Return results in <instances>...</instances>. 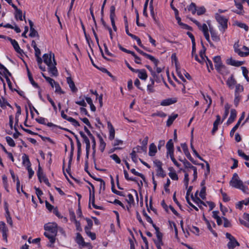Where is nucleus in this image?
Segmentation results:
<instances>
[{"label":"nucleus","instance_id":"obj_3","mask_svg":"<svg viewBox=\"0 0 249 249\" xmlns=\"http://www.w3.org/2000/svg\"><path fill=\"white\" fill-rule=\"evenodd\" d=\"M215 18L217 21L220 25V26L219 27V30L222 31L223 33L224 32L225 30L228 27V19L218 14H216Z\"/></svg>","mask_w":249,"mask_h":249},{"label":"nucleus","instance_id":"obj_64","mask_svg":"<svg viewBox=\"0 0 249 249\" xmlns=\"http://www.w3.org/2000/svg\"><path fill=\"white\" fill-rule=\"evenodd\" d=\"M199 29L202 31L203 34L209 32L208 27L205 23L201 25L200 28Z\"/></svg>","mask_w":249,"mask_h":249},{"label":"nucleus","instance_id":"obj_1","mask_svg":"<svg viewBox=\"0 0 249 249\" xmlns=\"http://www.w3.org/2000/svg\"><path fill=\"white\" fill-rule=\"evenodd\" d=\"M44 229L45 231H48L45 232L44 235L48 238L50 242V245H48L49 247H53L52 244H53L55 241V237L57 233V225L55 223H48L44 225Z\"/></svg>","mask_w":249,"mask_h":249},{"label":"nucleus","instance_id":"obj_29","mask_svg":"<svg viewBox=\"0 0 249 249\" xmlns=\"http://www.w3.org/2000/svg\"><path fill=\"white\" fill-rule=\"evenodd\" d=\"M157 151V149L156 145L154 143L150 144L149 149V155L151 157H153L155 155Z\"/></svg>","mask_w":249,"mask_h":249},{"label":"nucleus","instance_id":"obj_47","mask_svg":"<svg viewBox=\"0 0 249 249\" xmlns=\"http://www.w3.org/2000/svg\"><path fill=\"white\" fill-rule=\"evenodd\" d=\"M6 141L8 144V145L11 147H15L16 146V144L15 143L14 141L9 136H7L5 138Z\"/></svg>","mask_w":249,"mask_h":249},{"label":"nucleus","instance_id":"obj_42","mask_svg":"<svg viewBox=\"0 0 249 249\" xmlns=\"http://www.w3.org/2000/svg\"><path fill=\"white\" fill-rule=\"evenodd\" d=\"M231 107V106L228 104L227 103L225 105V112L224 113V115L223 116V120H225L228 116L229 113V109Z\"/></svg>","mask_w":249,"mask_h":249},{"label":"nucleus","instance_id":"obj_15","mask_svg":"<svg viewBox=\"0 0 249 249\" xmlns=\"http://www.w3.org/2000/svg\"><path fill=\"white\" fill-rule=\"evenodd\" d=\"M177 102L176 98H171L164 99L160 103V105L162 106H167L174 104Z\"/></svg>","mask_w":249,"mask_h":249},{"label":"nucleus","instance_id":"obj_53","mask_svg":"<svg viewBox=\"0 0 249 249\" xmlns=\"http://www.w3.org/2000/svg\"><path fill=\"white\" fill-rule=\"evenodd\" d=\"M115 7L114 5H112L110 8V18L114 19L115 17Z\"/></svg>","mask_w":249,"mask_h":249},{"label":"nucleus","instance_id":"obj_49","mask_svg":"<svg viewBox=\"0 0 249 249\" xmlns=\"http://www.w3.org/2000/svg\"><path fill=\"white\" fill-rule=\"evenodd\" d=\"M131 172L134 175L139 176L140 178H141L144 181L145 180V178L144 176L142 174V173H139L137 171H136L135 169H132L130 170Z\"/></svg>","mask_w":249,"mask_h":249},{"label":"nucleus","instance_id":"obj_26","mask_svg":"<svg viewBox=\"0 0 249 249\" xmlns=\"http://www.w3.org/2000/svg\"><path fill=\"white\" fill-rule=\"evenodd\" d=\"M216 117V119L213 123V128L212 130V133L213 135L215 133V132L217 130L218 125L220 124V118H221L220 116L219 115H217Z\"/></svg>","mask_w":249,"mask_h":249},{"label":"nucleus","instance_id":"obj_31","mask_svg":"<svg viewBox=\"0 0 249 249\" xmlns=\"http://www.w3.org/2000/svg\"><path fill=\"white\" fill-rule=\"evenodd\" d=\"M76 242L78 244L82 245L83 246H85L86 245V243L85 242L83 237L79 233H77L76 234Z\"/></svg>","mask_w":249,"mask_h":249},{"label":"nucleus","instance_id":"obj_18","mask_svg":"<svg viewBox=\"0 0 249 249\" xmlns=\"http://www.w3.org/2000/svg\"><path fill=\"white\" fill-rule=\"evenodd\" d=\"M209 31L211 35L212 39L213 41L218 42L220 41V38L219 36L217 35V33L212 27H209Z\"/></svg>","mask_w":249,"mask_h":249},{"label":"nucleus","instance_id":"obj_52","mask_svg":"<svg viewBox=\"0 0 249 249\" xmlns=\"http://www.w3.org/2000/svg\"><path fill=\"white\" fill-rule=\"evenodd\" d=\"M235 5L236 6V8H238L240 10H242L243 9V6H242V1H240V0H234Z\"/></svg>","mask_w":249,"mask_h":249},{"label":"nucleus","instance_id":"obj_24","mask_svg":"<svg viewBox=\"0 0 249 249\" xmlns=\"http://www.w3.org/2000/svg\"><path fill=\"white\" fill-rule=\"evenodd\" d=\"M240 244L235 238L230 240L227 244L229 249H233L236 246H239Z\"/></svg>","mask_w":249,"mask_h":249},{"label":"nucleus","instance_id":"obj_5","mask_svg":"<svg viewBox=\"0 0 249 249\" xmlns=\"http://www.w3.org/2000/svg\"><path fill=\"white\" fill-rule=\"evenodd\" d=\"M53 54V63L51 64L50 66L48 67V71L49 72L52 74V76H56L58 74L57 70L56 67V62L54 59V55Z\"/></svg>","mask_w":249,"mask_h":249},{"label":"nucleus","instance_id":"obj_19","mask_svg":"<svg viewBox=\"0 0 249 249\" xmlns=\"http://www.w3.org/2000/svg\"><path fill=\"white\" fill-rule=\"evenodd\" d=\"M227 64L235 67H239L244 64L243 61H236L232 58L228 59L226 61Z\"/></svg>","mask_w":249,"mask_h":249},{"label":"nucleus","instance_id":"obj_10","mask_svg":"<svg viewBox=\"0 0 249 249\" xmlns=\"http://www.w3.org/2000/svg\"><path fill=\"white\" fill-rule=\"evenodd\" d=\"M85 171L88 174V175L91 177L92 178L95 179L96 181H98L100 182H102V183L103 184V189L104 190L105 189L106 187V184L105 181L100 178H95L91 175V174L90 173L89 171H88V160H86L85 161Z\"/></svg>","mask_w":249,"mask_h":249},{"label":"nucleus","instance_id":"obj_37","mask_svg":"<svg viewBox=\"0 0 249 249\" xmlns=\"http://www.w3.org/2000/svg\"><path fill=\"white\" fill-rule=\"evenodd\" d=\"M150 80L151 81V84L147 85V90L149 93H153L155 92V90L153 88L155 81L154 79H152V78H150Z\"/></svg>","mask_w":249,"mask_h":249},{"label":"nucleus","instance_id":"obj_55","mask_svg":"<svg viewBox=\"0 0 249 249\" xmlns=\"http://www.w3.org/2000/svg\"><path fill=\"white\" fill-rule=\"evenodd\" d=\"M166 114L162 111H159L151 115V116L154 117L155 116H159L160 117L164 118L166 116Z\"/></svg>","mask_w":249,"mask_h":249},{"label":"nucleus","instance_id":"obj_14","mask_svg":"<svg viewBox=\"0 0 249 249\" xmlns=\"http://www.w3.org/2000/svg\"><path fill=\"white\" fill-rule=\"evenodd\" d=\"M53 53H51L50 54L45 53L43 56L44 62L48 66H50L53 63V62H52V58H53Z\"/></svg>","mask_w":249,"mask_h":249},{"label":"nucleus","instance_id":"obj_43","mask_svg":"<svg viewBox=\"0 0 249 249\" xmlns=\"http://www.w3.org/2000/svg\"><path fill=\"white\" fill-rule=\"evenodd\" d=\"M157 176H160L162 178H164L166 176V174L164 172V171L163 170L162 166L157 168Z\"/></svg>","mask_w":249,"mask_h":249},{"label":"nucleus","instance_id":"obj_48","mask_svg":"<svg viewBox=\"0 0 249 249\" xmlns=\"http://www.w3.org/2000/svg\"><path fill=\"white\" fill-rule=\"evenodd\" d=\"M235 24L238 27L243 28L246 31H248L249 30V27L246 24L240 22H236Z\"/></svg>","mask_w":249,"mask_h":249},{"label":"nucleus","instance_id":"obj_32","mask_svg":"<svg viewBox=\"0 0 249 249\" xmlns=\"http://www.w3.org/2000/svg\"><path fill=\"white\" fill-rule=\"evenodd\" d=\"M180 161H182L186 169H191L193 170H194L195 169H196V167L192 165L188 161H187L185 159L184 160H181V159H179Z\"/></svg>","mask_w":249,"mask_h":249},{"label":"nucleus","instance_id":"obj_33","mask_svg":"<svg viewBox=\"0 0 249 249\" xmlns=\"http://www.w3.org/2000/svg\"><path fill=\"white\" fill-rule=\"evenodd\" d=\"M178 116V115L177 114H173L171 116H169L166 122V125L167 126H170Z\"/></svg>","mask_w":249,"mask_h":249},{"label":"nucleus","instance_id":"obj_12","mask_svg":"<svg viewBox=\"0 0 249 249\" xmlns=\"http://www.w3.org/2000/svg\"><path fill=\"white\" fill-rule=\"evenodd\" d=\"M0 231L2 232L3 239L7 241V232L8 231V229L6 227L5 224L2 221L0 222Z\"/></svg>","mask_w":249,"mask_h":249},{"label":"nucleus","instance_id":"obj_9","mask_svg":"<svg viewBox=\"0 0 249 249\" xmlns=\"http://www.w3.org/2000/svg\"><path fill=\"white\" fill-rule=\"evenodd\" d=\"M7 39L10 41L16 52L20 54H22V53H23V51L20 48L18 42L16 40L13 39L9 37H7Z\"/></svg>","mask_w":249,"mask_h":249},{"label":"nucleus","instance_id":"obj_50","mask_svg":"<svg viewBox=\"0 0 249 249\" xmlns=\"http://www.w3.org/2000/svg\"><path fill=\"white\" fill-rule=\"evenodd\" d=\"M137 149L133 148V151L130 154L132 160L135 163L137 162V155H136Z\"/></svg>","mask_w":249,"mask_h":249},{"label":"nucleus","instance_id":"obj_40","mask_svg":"<svg viewBox=\"0 0 249 249\" xmlns=\"http://www.w3.org/2000/svg\"><path fill=\"white\" fill-rule=\"evenodd\" d=\"M99 140H100V146L99 148L100 151L103 152L106 146V143L103 140V139L102 138L101 136H100L99 135H98Z\"/></svg>","mask_w":249,"mask_h":249},{"label":"nucleus","instance_id":"obj_35","mask_svg":"<svg viewBox=\"0 0 249 249\" xmlns=\"http://www.w3.org/2000/svg\"><path fill=\"white\" fill-rule=\"evenodd\" d=\"M217 71L224 77L230 73L229 70L225 66H222L221 69Z\"/></svg>","mask_w":249,"mask_h":249},{"label":"nucleus","instance_id":"obj_4","mask_svg":"<svg viewBox=\"0 0 249 249\" xmlns=\"http://www.w3.org/2000/svg\"><path fill=\"white\" fill-rule=\"evenodd\" d=\"M202 45L203 46V50H201L199 52V55L200 57V58H199L198 55L196 53H194V56L193 57H195V59L196 61L198 62L200 64H203L204 61H206V60L205 59V57L206 58V56L205 55V52H206V48L204 46L203 43H202Z\"/></svg>","mask_w":249,"mask_h":249},{"label":"nucleus","instance_id":"obj_57","mask_svg":"<svg viewBox=\"0 0 249 249\" xmlns=\"http://www.w3.org/2000/svg\"><path fill=\"white\" fill-rule=\"evenodd\" d=\"M191 198L195 203L197 204H202L204 206H206L205 203L203 201H202L199 197H196V199H195V197H194L193 194L191 195Z\"/></svg>","mask_w":249,"mask_h":249},{"label":"nucleus","instance_id":"obj_60","mask_svg":"<svg viewBox=\"0 0 249 249\" xmlns=\"http://www.w3.org/2000/svg\"><path fill=\"white\" fill-rule=\"evenodd\" d=\"M128 199H127L126 200L127 202V203L131 205V204H134V199L133 198V196L131 194H129L127 196Z\"/></svg>","mask_w":249,"mask_h":249},{"label":"nucleus","instance_id":"obj_13","mask_svg":"<svg viewBox=\"0 0 249 249\" xmlns=\"http://www.w3.org/2000/svg\"><path fill=\"white\" fill-rule=\"evenodd\" d=\"M167 154H174V143L172 139H170L166 143Z\"/></svg>","mask_w":249,"mask_h":249},{"label":"nucleus","instance_id":"obj_46","mask_svg":"<svg viewBox=\"0 0 249 249\" xmlns=\"http://www.w3.org/2000/svg\"><path fill=\"white\" fill-rule=\"evenodd\" d=\"M88 228H85V231L88 236H89L91 240H94L96 239V234L94 232H92L90 231V230H87Z\"/></svg>","mask_w":249,"mask_h":249},{"label":"nucleus","instance_id":"obj_59","mask_svg":"<svg viewBox=\"0 0 249 249\" xmlns=\"http://www.w3.org/2000/svg\"><path fill=\"white\" fill-rule=\"evenodd\" d=\"M47 98L48 99V100L49 101V102L51 103V104L52 105V106H53V108L54 109V110L55 111H56L57 110V107H56V106L54 103V102H53V101L51 98L50 95L49 94H47Z\"/></svg>","mask_w":249,"mask_h":249},{"label":"nucleus","instance_id":"obj_6","mask_svg":"<svg viewBox=\"0 0 249 249\" xmlns=\"http://www.w3.org/2000/svg\"><path fill=\"white\" fill-rule=\"evenodd\" d=\"M181 146L183 150L184 153L185 155V156L187 157V158L194 164H196L197 163L195 160H194V159L192 158V157L191 156V154L189 151L188 147L187 144L184 143L181 144Z\"/></svg>","mask_w":249,"mask_h":249},{"label":"nucleus","instance_id":"obj_25","mask_svg":"<svg viewBox=\"0 0 249 249\" xmlns=\"http://www.w3.org/2000/svg\"><path fill=\"white\" fill-rule=\"evenodd\" d=\"M67 82L69 84L71 90L73 92H76L77 89L75 87V84L71 77H68L67 78Z\"/></svg>","mask_w":249,"mask_h":249},{"label":"nucleus","instance_id":"obj_62","mask_svg":"<svg viewBox=\"0 0 249 249\" xmlns=\"http://www.w3.org/2000/svg\"><path fill=\"white\" fill-rule=\"evenodd\" d=\"M86 220L87 221L88 225L86 226L85 228H88L87 230H90L93 225L92 221L90 219L88 218H86Z\"/></svg>","mask_w":249,"mask_h":249},{"label":"nucleus","instance_id":"obj_21","mask_svg":"<svg viewBox=\"0 0 249 249\" xmlns=\"http://www.w3.org/2000/svg\"><path fill=\"white\" fill-rule=\"evenodd\" d=\"M45 120H46V119L43 117H40L39 118L36 119V121L37 123H38L40 124L47 125L49 127H58L57 125L53 124L52 123H48L47 124H46Z\"/></svg>","mask_w":249,"mask_h":249},{"label":"nucleus","instance_id":"obj_63","mask_svg":"<svg viewBox=\"0 0 249 249\" xmlns=\"http://www.w3.org/2000/svg\"><path fill=\"white\" fill-rule=\"evenodd\" d=\"M197 14L198 15H201L204 14L206 12V9L204 6H201L199 7L197 9H196Z\"/></svg>","mask_w":249,"mask_h":249},{"label":"nucleus","instance_id":"obj_39","mask_svg":"<svg viewBox=\"0 0 249 249\" xmlns=\"http://www.w3.org/2000/svg\"><path fill=\"white\" fill-rule=\"evenodd\" d=\"M27 73H28V76L29 79L31 83L35 87L37 88L38 87V85L34 80L33 78L32 75V74L30 72V71H29V69L28 68H27Z\"/></svg>","mask_w":249,"mask_h":249},{"label":"nucleus","instance_id":"obj_44","mask_svg":"<svg viewBox=\"0 0 249 249\" xmlns=\"http://www.w3.org/2000/svg\"><path fill=\"white\" fill-rule=\"evenodd\" d=\"M15 17L17 20H18V19H19L20 20H23V19L22 18V12L20 9H19L18 10L15 11Z\"/></svg>","mask_w":249,"mask_h":249},{"label":"nucleus","instance_id":"obj_61","mask_svg":"<svg viewBox=\"0 0 249 249\" xmlns=\"http://www.w3.org/2000/svg\"><path fill=\"white\" fill-rule=\"evenodd\" d=\"M206 189V188L205 186L202 187L199 193L200 197L203 199H204L205 198Z\"/></svg>","mask_w":249,"mask_h":249},{"label":"nucleus","instance_id":"obj_8","mask_svg":"<svg viewBox=\"0 0 249 249\" xmlns=\"http://www.w3.org/2000/svg\"><path fill=\"white\" fill-rule=\"evenodd\" d=\"M87 182L89 185H91V187L92 188V193H91V190L90 189V188H89V208L91 209L90 204V201L91 202V203H93L95 202L94 187L93 185L89 181H87Z\"/></svg>","mask_w":249,"mask_h":249},{"label":"nucleus","instance_id":"obj_11","mask_svg":"<svg viewBox=\"0 0 249 249\" xmlns=\"http://www.w3.org/2000/svg\"><path fill=\"white\" fill-rule=\"evenodd\" d=\"M29 24L30 25L29 36L31 37H34L36 36L39 37L38 33L34 28V23L31 20H29Z\"/></svg>","mask_w":249,"mask_h":249},{"label":"nucleus","instance_id":"obj_58","mask_svg":"<svg viewBox=\"0 0 249 249\" xmlns=\"http://www.w3.org/2000/svg\"><path fill=\"white\" fill-rule=\"evenodd\" d=\"M135 58V62L138 64H141V59L140 57L138 56L134 52H132L130 53Z\"/></svg>","mask_w":249,"mask_h":249},{"label":"nucleus","instance_id":"obj_41","mask_svg":"<svg viewBox=\"0 0 249 249\" xmlns=\"http://www.w3.org/2000/svg\"><path fill=\"white\" fill-rule=\"evenodd\" d=\"M42 76L51 85L52 88L54 87V85L56 82L52 78L46 76L43 73H42Z\"/></svg>","mask_w":249,"mask_h":249},{"label":"nucleus","instance_id":"obj_54","mask_svg":"<svg viewBox=\"0 0 249 249\" xmlns=\"http://www.w3.org/2000/svg\"><path fill=\"white\" fill-rule=\"evenodd\" d=\"M74 221L75 224L76 230L79 231H82V229L81 227V224L79 221H78L75 218V215H74Z\"/></svg>","mask_w":249,"mask_h":249},{"label":"nucleus","instance_id":"obj_30","mask_svg":"<svg viewBox=\"0 0 249 249\" xmlns=\"http://www.w3.org/2000/svg\"><path fill=\"white\" fill-rule=\"evenodd\" d=\"M236 81L233 77V74H231L230 77L227 81V84L231 89H233L236 84Z\"/></svg>","mask_w":249,"mask_h":249},{"label":"nucleus","instance_id":"obj_27","mask_svg":"<svg viewBox=\"0 0 249 249\" xmlns=\"http://www.w3.org/2000/svg\"><path fill=\"white\" fill-rule=\"evenodd\" d=\"M168 170L170 171L169 173V176L171 178L174 180H178V175L175 172L174 169L172 167L168 168Z\"/></svg>","mask_w":249,"mask_h":249},{"label":"nucleus","instance_id":"obj_36","mask_svg":"<svg viewBox=\"0 0 249 249\" xmlns=\"http://www.w3.org/2000/svg\"><path fill=\"white\" fill-rule=\"evenodd\" d=\"M22 163L24 165H26L27 168L30 167L31 166V162L30 161L29 157L26 154H24V156H22Z\"/></svg>","mask_w":249,"mask_h":249},{"label":"nucleus","instance_id":"obj_28","mask_svg":"<svg viewBox=\"0 0 249 249\" xmlns=\"http://www.w3.org/2000/svg\"><path fill=\"white\" fill-rule=\"evenodd\" d=\"M107 126L109 129V139L110 140H112L115 137V129L110 122L107 123Z\"/></svg>","mask_w":249,"mask_h":249},{"label":"nucleus","instance_id":"obj_51","mask_svg":"<svg viewBox=\"0 0 249 249\" xmlns=\"http://www.w3.org/2000/svg\"><path fill=\"white\" fill-rule=\"evenodd\" d=\"M234 49L235 52L241 57H245V55L247 54L245 52H242L240 49L236 48V44L234 45Z\"/></svg>","mask_w":249,"mask_h":249},{"label":"nucleus","instance_id":"obj_23","mask_svg":"<svg viewBox=\"0 0 249 249\" xmlns=\"http://www.w3.org/2000/svg\"><path fill=\"white\" fill-rule=\"evenodd\" d=\"M244 113L242 114L241 117L238 120L237 123L235 124V125L232 128V129L230 131V136L231 137H232L234 135V132L235 131L238 129L239 125L240 124V123L242 121V120L244 119Z\"/></svg>","mask_w":249,"mask_h":249},{"label":"nucleus","instance_id":"obj_56","mask_svg":"<svg viewBox=\"0 0 249 249\" xmlns=\"http://www.w3.org/2000/svg\"><path fill=\"white\" fill-rule=\"evenodd\" d=\"M205 62L206 63L208 71L210 72L211 71L209 67L211 70L213 69L212 62L210 59H209V58L207 57H206V60Z\"/></svg>","mask_w":249,"mask_h":249},{"label":"nucleus","instance_id":"obj_2","mask_svg":"<svg viewBox=\"0 0 249 249\" xmlns=\"http://www.w3.org/2000/svg\"><path fill=\"white\" fill-rule=\"evenodd\" d=\"M229 183L232 187L240 189L244 193H246L249 190L248 187L244 185L243 181L239 179L238 174L236 173L233 174Z\"/></svg>","mask_w":249,"mask_h":249},{"label":"nucleus","instance_id":"obj_34","mask_svg":"<svg viewBox=\"0 0 249 249\" xmlns=\"http://www.w3.org/2000/svg\"><path fill=\"white\" fill-rule=\"evenodd\" d=\"M37 176L40 182L42 181L43 176H45L44 175V173L42 168L41 167L40 164L39 163L38 167V170L37 171Z\"/></svg>","mask_w":249,"mask_h":249},{"label":"nucleus","instance_id":"obj_45","mask_svg":"<svg viewBox=\"0 0 249 249\" xmlns=\"http://www.w3.org/2000/svg\"><path fill=\"white\" fill-rule=\"evenodd\" d=\"M188 10L191 11L193 14H195L196 11V6L195 3L192 2L188 7Z\"/></svg>","mask_w":249,"mask_h":249},{"label":"nucleus","instance_id":"obj_7","mask_svg":"<svg viewBox=\"0 0 249 249\" xmlns=\"http://www.w3.org/2000/svg\"><path fill=\"white\" fill-rule=\"evenodd\" d=\"M148 137L147 136H146L143 141L142 142V146H137L136 147L134 148V149H137V152L140 153V151H139V149H142V152H144V153H146L147 151V145L148 143Z\"/></svg>","mask_w":249,"mask_h":249},{"label":"nucleus","instance_id":"obj_22","mask_svg":"<svg viewBox=\"0 0 249 249\" xmlns=\"http://www.w3.org/2000/svg\"><path fill=\"white\" fill-rule=\"evenodd\" d=\"M135 72L138 73V77L142 80H145L147 78V74L144 69L137 70Z\"/></svg>","mask_w":249,"mask_h":249},{"label":"nucleus","instance_id":"obj_20","mask_svg":"<svg viewBox=\"0 0 249 249\" xmlns=\"http://www.w3.org/2000/svg\"><path fill=\"white\" fill-rule=\"evenodd\" d=\"M236 117V111L234 109H231V114L227 122V125H229L232 123L235 120V118Z\"/></svg>","mask_w":249,"mask_h":249},{"label":"nucleus","instance_id":"obj_38","mask_svg":"<svg viewBox=\"0 0 249 249\" xmlns=\"http://www.w3.org/2000/svg\"><path fill=\"white\" fill-rule=\"evenodd\" d=\"M11 107V105L7 102V100L3 97L0 98V106L1 108H4L6 106Z\"/></svg>","mask_w":249,"mask_h":249},{"label":"nucleus","instance_id":"obj_17","mask_svg":"<svg viewBox=\"0 0 249 249\" xmlns=\"http://www.w3.org/2000/svg\"><path fill=\"white\" fill-rule=\"evenodd\" d=\"M174 57L175 58V66H176V71H177L178 75L183 82H186V80L184 78V77H183V75L182 74L180 71L179 70V68H178V63H177V58H176L175 54H173L172 55V58H173Z\"/></svg>","mask_w":249,"mask_h":249},{"label":"nucleus","instance_id":"obj_16","mask_svg":"<svg viewBox=\"0 0 249 249\" xmlns=\"http://www.w3.org/2000/svg\"><path fill=\"white\" fill-rule=\"evenodd\" d=\"M110 177L111 179V190L112 192L120 196H124L125 194L124 192L117 191L115 189L114 179L111 175L110 176Z\"/></svg>","mask_w":249,"mask_h":249}]
</instances>
